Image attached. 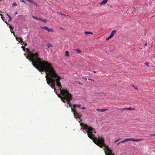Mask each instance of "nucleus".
<instances>
[{"instance_id": "nucleus-12", "label": "nucleus", "mask_w": 155, "mask_h": 155, "mask_svg": "<svg viewBox=\"0 0 155 155\" xmlns=\"http://www.w3.org/2000/svg\"><path fill=\"white\" fill-rule=\"evenodd\" d=\"M75 51H76V52L78 53H81V51L80 50L78 49H75Z\"/></svg>"}, {"instance_id": "nucleus-41", "label": "nucleus", "mask_w": 155, "mask_h": 155, "mask_svg": "<svg viewBox=\"0 0 155 155\" xmlns=\"http://www.w3.org/2000/svg\"><path fill=\"white\" fill-rule=\"evenodd\" d=\"M147 43H146L145 45V46H147Z\"/></svg>"}, {"instance_id": "nucleus-37", "label": "nucleus", "mask_w": 155, "mask_h": 155, "mask_svg": "<svg viewBox=\"0 0 155 155\" xmlns=\"http://www.w3.org/2000/svg\"><path fill=\"white\" fill-rule=\"evenodd\" d=\"M26 1L30 2H31V0H26Z\"/></svg>"}, {"instance_id": "nucleus-42", "label": "nucleus", "mask_w": 155, "mask_h": 155, "mask_svg": "<svg viewBox=\"0 0 155 155\" xmlns=\"http://www.w3.org/2000/svg\"><path fill=\"white\" fill-rule=\"evenodd\" d=\"M120 143H121L120 142H119V143H118V144H117V145H119Z\"/></svg>"}, {"instance_id": "nucleus-30", "label": "nucleus", "mask_w": 155, "mask_h": 155, "mask_svg": "<svg viewBox=\"0 0 155 155\" xmlns=\"http://www.w3.org/2000/svg\"><path fill=\"white\" fill-rule=\"evenodd\" d=\"M42 21L44 22H46L47 21L46 20L42 19Z\"/></svg>"}, {"instance_id": "nucleus-46", "label": "nucleus", "mask_w": 155, "mask_h": 155, "mask_svg": "<svg viewBox=\"0 0 155 155\" xmlns=\"http://www.w3.org/2000/svg\"><path fill=\"white\" fill-rule=\"evenodd\" d=\"M67 16H69V17L70 18H71V17L69 15H67Z\"/></svg>"}, {"instance_id": "nucleus-23", "label": "nucleus", "mask_w": 155, "mask_h": 155, "mask_svg": "<svg viewBox=\"0 0 155 155\" xmlns=\"http://www.w3.org/2000/svg\"><path fill=\"white\" fill-rule=\"evenodd\" d=\"M108 110L107 109H101L100 111L101 112H104L106 110Z\"/></svg>"}, {"instance_id": "nucleus-3", "label": "nucleus", "mask_w": 155, "mask_h": 155, "mask_svg": "<svg viewBox=\"0 0 155 155\" xmlns=\"http://www.w3.org/2000/svg\"><path fill=\"white\" fill-rule=\"evenodd\" d=\"M80 125L81 126L82 129L86 130L88 137L89 138L92 140L95 144L101 148L107 146L105 144L104 140L102 137H99L97 139L94 137L93 133H96L94 128L83 123H81Z\"/></svg>"}, {"instance_id": "nucleus-7", "label": "nucleus", "mask_w": 155, "mask_h": 155, "mask_svg": "<svg viewBox=\"0 0 155 155\" xmlns=\"http://www.w3.org/2000/svg\"><path fill=\"white\" fill-rule=\"evenodd\" d=\"M116 31L115 30H113L110 36H109L108 37H107L106 39V41L109 40L110 39L112 38L113 36H114V34L116 33Z\"/></svg>"}, {"instance_id": "nucleus-39", "label": "nucleus", "mask_w": 155, "mask_h": 155, "mask_svg": "<svg viewBox=\"0 0 155 155\" xmlns=\"http://www.w3.org/2000/svg\"><path fill=\"white\" fill-rule=\"evenodd\" d=\"M42 19L41 18H39L38 20H41L42 21Z\"/></svg>"}, {"instance_id": "nucleus-27", "label": "nucleus", "mask_w": 155, "mask_h": 155, "mask_svg": "<svg viewBox=\"0 0 155 155\" xmlns=\"http://www.w3.org/2000/svg\"><path fill=\"white\" fill-rule=\"evenodd\" d=\"M120 138L117 140H115L114 141V143H116V142H117L119 140H120Z\"/></svg>"}, {"instance_id": "nucleus-40", "label": "nucleus", "mask_w": 155, "mask_h": 155, "mask_svg": "<svg viewBox=\"0 0 155 155\" xmlns=\"http://www.w3.org/2000/svg\"><path fill=\"white\" fill-rule=\"evenodd\" d=\"M100 110H101V109H96V110L97 111H100Z\"/></svg>"}, {"instance_id": "nucleus-25", "label": "nucleus", "mask_w": 155, "mask_h": 155, "mask_svg": "<svg viewBox=\"0 0 155 155\" xmlns=\"http://www.w3.org/2000/svg\"><path fill=\"white\" fill-rule=\"evenodd\" d=\"M33 4H34V5H35V6H38V5L37 3L35 1V2L33 3Z\"/></svg>"}, {"instance_id": "nucleus-11", "label": "nucleus", "mask_w": 155, "mask_h": 155, "mask_svg": "<svg viewBox=\"0 0 155 155\" xmlns=\"http://www.w3.org/2000/svg\"><path fill=\"white\" fill-rule=\"evenodd\" d=\"M5 23H6V24L8 25V26H9V28L10 29V30H12L13 29V27L11 25H10L6 21H5Z\"/></svg>"}, {"instance_id": "nucleus-29", "label": "nucleus", "mask_w": 155, "mask_h": 155, "mask_svg": "<svg viewBox=\"0 0 155 155\" xmlns=\"http://www.w3.org/2000/svg\"><path fill=\"white\" fill-rule=\"evenodd\" d=\"M0 15L1 16V18H2V20H4L3 18V17H2V14H0Z\"/></svg>"}, {"instance_id": "nucleus-22", "label": "nucleus", "mask_w": 155, "mask_h": 155, "mask_svg": "<svg viewBox=\"0 0 155 155\" xmlns=\"http://www.w3.org/2000/svg\"><path fill=\"white\" fill-rule=\"evenodd\" d=\"M21 48H22V49H23V50L24 51H26H26H27V49H26V48H25V47L24 46H22Z\"/></svg>"}, {"instance_id": "nucleus-5", "label": "nucleus", "mask_w": 155, "mask_h": 155, "mask_svg": "<svg viewBox=\"0 0 155 155\" xmlns=\"http://www.w3.org/2000/svg\"><path fill=\"white\" fill-rule=\"evenodd\" d=\"M72 112L74 113V114L76 118H80L82 116V114L78 112L75 109H73L71 107Z\"/></svg>"}, {"instance_id": "nucleus-13", "label": "nucleus", "mask_w": 155, "mask_h": 155, "mask_svg": "<svg viewBox=\"0 0 155 155\" xmlns=\"http://www.w3.org/2000/svg\"><path fill=\"white\" fill-rule=\"evenodd\" d=\"M84 33L85 34V35H87V34H93V33L92 32H90L89 31H85L84 32Z\"/></svg>"}, {"instance_id": "nucleus-33", "label": "nucleus", "mask_w": 155, "mask_h": 155, "mask_svg": "<svg viewBox=\"0 0 155 155\" xmlns=\"http://www.w3.org/2000/svg\"><path fill=\"white\" fill-rule=\"evenodd\" d=\"M82 79L85 80L86 81L87 80V79L85 77H83L82 78Z\"/></svg>"}, {"instance_id": "nucleus-48", "label": "nucleus", "mask_w": 155, "mask_h": 155, "mask_svg": "<svg viewBox=\"0 0 155 155\" xmlns=\"http://www.w3.org/2000/svg\"><path fill=\"white\" fill-rule=\"evenodd\" d=\"M27 45V44H25V46H26Z\"/></svg>"}, {"instance_id": "nucleus-14", "label": "nucleus", "mask_w": 155, "mask_h": 155, "mask_svg": "<svg viewBox=\"0 0 155 155\" xmlns=\"http://www.w3.org/2000/svg\"><path fill=\"white\" fill-rule=\"evenodd\" d=\"M65 56H67L68 57H69V52L68 51H65Z\"/></svg>"}, {"instance_id": "nucleus-28", "label": "nucleus", "mask_w": 155, "mask_h": 155, "mask_svg": "<svg viewBox=\"0 0 155 155\" xmlns=\"http://www.w3.org/2000/svg\"><path fill=\"white\" fill-rule=\"evenodd\" d=\"M150 136H155V134H150Z\"/></svg>"}, {"instance_id": "nucleus-43", "label": "nucleus", "mask_w": 155, "mask_h": 155, "mask_svg": "<svg viewBox=\"0 0 155 155\" xmlns=\"http://www.w3.org/2000/svg\"><path fill=\"white\" fill-rule=\"evenodd\" d=\"M79 84H81V85H82L83 84L81 83H80V82L79 83Z\"/></svg>"}, {"instance_id": "nucleus-26", "label": "nucleus", "mask_w": 155, "mask_h": 155, "mask_svg": "<svg viewBox=\"0 0 155 155\" xmlns=\"http://www.w3.org/2000/svg\"><path fill=\"white\" fill-rule=\"evenodd\" d=\"M145 65H146L147 66H148V67L149 66V63H148V62H146V63H145Z\"/></svg>"}, {"instance_id": "nucleus-20", "label": "nucleus", "mask_w": 155, "mask_h": 155, "mask_svg": "<svg viewBox=\"0 0 155 155\" xmlns=\"http://www.w3.org/2000/svg\"><path fill=\"white\" fill-rule=\"evenodd\" d=\"M12 6L14 7V6H17V4H16V2H13L12 3Z\"/></svg>"}, {"instance_id": "nucleus-6", "label": "nucleus", "mask_w": 155, "mask_h": 155, "mask_svg": "<svg viewBox=\"0 0 155 155\" xmlns=\"http://www.w3.org/2000/svg\"><path fill=\"white\" fill-rule=\"evenodd\" d=\"M143 139H134L133 138H130L125 139L124 140L120 141L121 143L126 142L128 141H133L137 142L143 140Z\"/></svg>"}, {"instance_id": "nucleus-38", "label": "nucleus", "mask_w": 155, "mask_h": 155, "mask_svg": "<svg viewBox=\"0 0 155 155\" xmlns=\"http://www.w3.org/2000/svg\"><path fill=\"white\" fill-rule=\"evenodd\" d=\"M61 15L63 16H64V17H65L66 16V15L63 13L62 14V15Z\"/></svg>"}, {"instance_id": "nucleus-21", "label": "nucleus", "mask_w": 155, "mask_h": 155, "mask_svg": "<svg viewBox=\"0 0 155 155\" xmlns=\"http://www.w3.org/2000/svg\"><path fill=\"white\" fill-rule=\"evenodd\" d=\"M10 31H11V32L14 35L15 37H16V36L15 35V32L13 31H12V30H11Z\"/></svg>"}, {"instance_id": "nucleus-32", "label": "nucleus", "mask_w": 155, "mask_h": 155, "mask_svg": "<svg viewBox=\"0 0 155 155\" xmlns=\"http://www.w3.org/2000/svg\"><path fill=\"white\" fill-rule=\"evenodd\" d=\"M88 79L89 80H91V81H93V82H94V80L93 79H91V78H88Z\"/></svg>"}, {"instance_id": "nucleus-49", "label": "nucleus", "mask_w": 155, "mask_h": 155, "mask_svg": "<svg viewBox=\"0 0 155 155\" xmlns=\"http://www.w3.org/2000/svg\"><path fill=\"white\" fill-rule=\"evenodd\" d=\"M64 18H65V17H64H64H63V18L64 19Z\"/></svg>"}, {"instance_id": "nucleus-45", "label": "nucleus", "mask_w": 155, "mask_h": 155, "mask_svg": "<svg viewBox=\"0 0 155 155\" xmlns=\"http://www.w3.org/2000/svg\"><path fill=\"white\" fill-rule=\"evenodd\" d=\"M22 2H23L25 3V2L24 1V0H22Z\"/></svg>"}, {"instance_id": "nucleus-31", "label": "nucleus", "mask_w": 155, "mask_h": 155, "mask_svg": "<svg viewBox=\"0 0 155 155\" xmlns=\"http://www.w3.org/2000/svg\"><path fill=\"white\" fill-rule=\"evenodd\" d=\"M34 2L35 1H34L33 0H31V2H30V3L33 4Z\"/></svg>"}, {"instance_id": "nucleus-18", "label": "nucleus", "mask_w": 155, "mask_h": 155, "mask_svg": "<svg viewBox=\"0 0 155 155\" xmlns=\"http://www.w3.org/2000/svg\"><path fill=\"white\" fill-rule=\"evenodd\" d=\"M47 47L48 48H49L50 47H52V45L50 43H48L47 44Z\"/></svg>"}, {"instance_id": "nucleus-16", "label": "nucleus", "mask_w": 155, "mask_h": 155, "mask_svg": "<svg viewBox=\"0 0 155 155\" xmlns=\"http://www.w3.org/2000/svg\"><path fill=\"white\" fill-rule=\"evenodd\" d=\"M47 31L49 32H50V31H51L52 32H53V30L52 28H48Z\"/></svg>"}, {"instance_id": "nucleus-9", "label": "nucleus", "mask_w": 155, "mask_h": 155, "mask_svg": "<svg viewBox=\"0 0 155 155\" xmlns=\"http://www.w3.org/2000/svg\"><path fill=\"white\" fill-rule=\"evenodd\" d=\"M107 0H103L100 4L101 5H104L107 2Z\"/></svg>"}, {"instance_id": "nucleus-17", "label": "nucleus", "mask_w": 155, "mask_h": 155, "mask_svg": "<svg viewBox=\"0 0 155 155\" xmlns=\"http://www.w3.org/2000/svg\"><path fill=\"white\" fill-rule=\"evenodd\" d=\"M40 28L42 29H43L45 30H47L48 27L46 26H44V27H41H41H40Z\"/></svg>"}, {"instance_id": "nucleus-36", "label": "nucleus", "mask_w": 155, "mask_h": 155, "mask_svg": "<svg viewBox=\"0 0 155 155\" xmlns=\"http://www.w3.org/2000/svg\"><path fill=\"white\" fill-rule=\"evenodd\" d=\"M82 109L84 110L86 109V107H83L81 108Z\"/></svg>"}, {"instance_id": "nucleus-24", "label": "nucleus", "mask_w": 155, "mask_h": 155, "mask_svg": "<svg viewBox=\"0 0 155 155\" xmlns=\"http://www.w3.org/2000/svg\"><path fill=\"white\" fill-rule=\"evenodd\" d=\"M32 17L33 18H34L35 19L37 20H38L39 18H38L37 17H36L34 16H32Z\"/></svg>"}, {"instance_id": "nucleus-19", "label": "nucleus", "mask_w": 155, "mask_h": 155, "mask_svg": "<svg viewBox=\"0 0 155 155\" xmlns=\"http://www.w3.org/2000/svg\"><path fill=\"white\" fill-rule=\"evenodd\" d=\"M127 110H134V108H133L131 107H129L128 108H127Z\"/></svg>"}, {"instance_id": "nucleus-4", "label": "nucleus", "mask_w": 155, "mask_h": 155, "mask_svg": "<svg viewBox=\"0 0 155 155\" xmlns=\"http://www.w3.org/2000/svg\"><path fill=\"white\" fill-rule=\"evenodd\" d=\"M104 152L106 155H114L112 153V151L108 146L105 147L104 148Z\"/></svg>"}, {"instance_id": "nucleus-10", "label": "nucleus", "mask_w": 155, "mask_h": 155, "mask_svg": "<svg viewBox=\"0 0 155 155\" xmlns=\"http://www.w3.org/2000/svg\"><path fill=\"white\" fill-rule=\"evenodd\" d=\"M81 105L80 104H74L73 105V108L75 109L76 107L80 108Z\"/></svg>"}, {"instance_id": "nucleus-1", "label": "nucleus", "mask_w": 155, "mask_h": 155, "mask_svg": "<svg viewBox=\"0 0 155 155\" xmlns=\"http://www.w3.org/2000/svg\"><path fill=\"white\" fill-rule=\"evenodd\" d=\"M26 49L28 53L26 58L30 61L32 62V65L39 71L42 72L44 71L46 73L45 78L47 81L48 80L51 78L57 76V74L51 64L48 62V61H44L40 58L38 52L33 53L34 49H32L31 51H30L28 48Z\"/></svg>"}, {"instance_id": "nucleus-2", "label": "nucleus", "mask_w": 155, "mask_h": 155, "mask_svg": "<svg viewBox=\"0 0 155 155\" xmlns=\"http://www.w3.org/2000/svg\"><path fill=\"white\" fill-rule=\"evenodd\" d=\"M61 79V78L57 74V76L50 78L48 80H47V83L51 88L54 89V91H56V88L54 87L55 84H56L58 87L60 88L61 94L63 96L61 97V100L64 103H65L66 101L67 104H69V107H71L72 105L69 104V103L72 99V95L68 91L62 89V85L60 81Z\"/></svg>"}, {"instance_id": "nucleus-50", "label": "nucleus", "mask_w": 155, "mask_h": 155, "mask_svg": "<svg viewBox=\"0 0 155 155\" xmlns=\"http://www.w3.org/2000/svg\"><path fill=\"white\" fill-rule=\"evenodd\" d=\"M17 14V12L15 13V14Z\"/></svg>"}, {"instance_id": "nucleus-34", "label": "nucleus", "mask_w": 155, "mask_h": 155, "mask_svg": "<svg viewBox=\"0 0 155 155\" xmlns=\"http://www.w3.org/2000/svg\"><path fill=\"white\" fill-rule=\"evenodd\" d=\"M127 110V108H124L122 109V110Z\"/></svg>"}, {"instance_id": "nucleus-47", "label": "nucleus", "mask_w": 155, "mask_h": 155, "mask_svg": "<svg viewBox=\"0 0 155 155\" xmlns=\"http://www.w3.org/2000/svg\"><path fill=\"white\" fill-rule=\"evenodd\" d=\"M93 72L94 73H96V71H93Z\"/></svg>"}, {"instance_id": "nucleus-8", "label": "nucleus", "mask_w": 155, "mask_h": 155, "mask_svg": "<svg viewBox=\"0 0 155 155\" xmlns=\"http://www.w3.org/2000/svg\"><path fill=\"white\" fill-rule=\"evenodd\" d=\"M16 40L18 41L19 43H23L24 44H25L24 42L22 41V38H21L19 37H17L16 36Z\"/></svg>"}, {"instance_id": "nucleus-35", "label": "nucleus", "mask_w": 155, "mask_h": 155, "mask_svg": "<svg viewBox=\"0 0 155 155\" xmlns=\"http://www.w3.org/2000/svg\"><path fill=\"white\" fill-rule=\"evenodd\" d=\"M57 13L58 14H60L61 15H62V14L60 12H57Z\"/></svg>"}, {"instance_id": "nucleus-44", "label": "nucleus", "mask_w": 155, "mask_h": 155, "mask_svg": "<svg viewBox=\"0 0 155 155\" xmlns=\"http://www.w3.org/2000/svg\"><path fill=\"white\" fill-rule=\"evenodd\" d=\"M136 90H137L138 89L137 87H135L134 88Z\"/></svg>"}, {"instance_id": "nucleus-15", "label": "nucleus", "mask_w": 155, "mask_h": 155, "mask_svg": "<svg viewBox=\"0 0 155 155\" xmlns=\"http://www.w3.org/2000/svg\"><path fill=\"white\" fill-rule=\"evenodd\" d=\"M7 15L8 16L9 19L8 20V22H10L12 20V18L8 14H7Z\"/></svg>"}]
</instances>
